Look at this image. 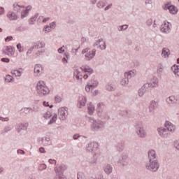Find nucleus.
Returning <instances> with one entry per match:
<instances>
[{"label":"nucleus","instance_id":"obj_8","mask_svg":"<svg viewBox=\"0 0 179 179\" xmlns=\"http://www.w3.org/2000/svg\"><path fill=\"white\" fill-rule=\"evenodd\" d=\"M7 17L9 19V20L13 21V20H17L19 19V15L16 14V13L10 10L7 13Z\"/></svg>","mask_w":179,"mask_h":179},{"label":"nucleus","instance_id":"obj_37","mask_svg":"<svg viewBox=\"0 0 179 179\" xmlns=\"http://www.w3.org/2000/svg\"><path fill=\"white\" fill-rule=\"evenodd\" d=\"M33 50H36V46L33 45L32 47H31L27 52V55H29V54H31V52L33 51Z\"/></svg>","mask_w":179,"mask_h":179},{"label":"nucleus","instance_id":"obj_7","mask_svg":"<svg viewBox=\"0 0 179 179\" xmlns=\"http://www.w3.org/2000/svg\"><path fill=\"white\" fill-rule=\"evenodd\" d=\"M3 54H5L6 55H13L15 54V48L11 45L5 46L3 48Z\"/></svg>","mask_w":179,"mask_h":179},{"label":"nucleus","instance_id":"obj_24","mask_svg":"<svg viewBox=\"0 0 179 179\" xmlns=\"http://www.w3.org/2000/svg\"><path fill=\"white\" fill-rule=\"evenodd\" d=\"M39 14L36 13L34 16L31 17L29 20L28 23L29 24H34V21L37 20V17H38Z\"/></svg>","mask_w":179,"mask_h":179},{"label":"nucleus","instance_id":"obj_61","mask_svg":"<svg viewBox=\"0 0 179 179\" xmlns=\"http://www.w3.org/2000/svg\"><path fill=\"white\" fill-rule=\"evenodd\" d=\"M17 153H20L21 155H24V151L22 150H19L17 151Z\"/></svg>","mask_w":179,"mask_h":179},{"label":"nucleus","instance_id":"obj_2","mask_svg":"<svg viewBox=\"0 0 179 179\" xmlns=\"http://www.w3.org/2000/svg\"><path fill=\"white\" fill-rule=\"evenodd\" d=\"M59 118L64 121L68 115V108H60L58 111Z\"/></svg>","mask_w":179,"mask_h":179},{"label":"nucleus","instance_id":"obj_31","mask_svg":"<svg viewBox=\"0 0 179 179\" xmlns=\"http://www.w3.org/2000/svg\"><path fill=\"white\" fill-rule=\"evenodd\" d=\"M87 108H88L89 114H93V113L94 111V106H93V105H92V103H90L88 105Z\"/></svg>","mask_w":179,"mask_h":179},{"label":"nucleus","instance_id":"obj_21","mask_svg":"<svg viewBox=\"0 0 179 179\" xmlns=\"http://www.w3.org/2000/svg\"><path fill=\"white\" fill-rule=\"evenodd\" d=\"M34 47H36L37 50H39L40 48H44L45 47V43L44 42H36L35 45H34Z\"/></svg>","mask_w":179,"mask_h":179},{"label":"nucleus","instance_id":"obj_53","mask_svg":"<svg viewBox=\"0 0 179 179\" xmlns=\"http://www.w3.org/2000/svg\"><path fill=\"white\" fill-rule=\"evenodd\" d=\"M152 0H145V5H152Z\"/></svg>","mask_w":179,"mask_h":179},{"label":"nucleus","instance_id":"obj_55","mask_svg":"<svg viewBox=\"0 0 179 179\" xmlns=\"http://www.w3.org/2000/svg\"><path fill=\"white\" fill-rule=\"evenodd\" d=\"M48 20H50V17L43 18V20H42V22L45 23L46 22H48Z\"/></svg>","mask_w":179,"mask_h":179},{"label":"nucleus","instance_id":"obj_11","mask_svg":"<svg viewBox=\"0 0 179 179\" xmlns=\"http://www.w3.org/2000/svg\"><path fill=\"white\" fill-rule=\"evenodd\" d=\"M164 127L166 128L168 132H174L176 131V126L170 122H166Z\"/></svg>","mask_w":179,"mask_h":179},{"label":"nucleus","instance_id":"obj_51","mask_svg":"<svg viewBox=\"0 0 179 179\" xmlns=\"http://www.w3.org/2000/svg\"><path fill=\"white\" fill-rule=\"evenodd\" d=\"M78 179H83V173H79L78 174Z\"/></svg>","mask_w":179,"mask_h":179},{"label":"nucleus","instance_id":"obj_28","mask_svg":"<svg viewBox=\"0 0 179 179\" xmlns=\"http://www.w3.org/2000/svg\"><path fill=\"white\" fill-rule=\"evenodd\" d=\"M137 134L141 138H143V136H145V135H146V134L145 133V130H143V129L141 127H140V129L137 131Z\"/></svg>","mask_w":179,"mask_h":179},{"label":"nucleus","instance_id":"obj_34","mask_svg":"<svg viewBox=\"0 0 179 179\" xmlns=\"http://www.w3.org/2000/svg\"><path fill=\"white\" fill-rule=\"evenodd\" d=\"M44 52H45V50L44 49H41L36 52V55H37V57H40V55L44 54Z\"/></svg>","mask_w":179,"mask_h":179},{"label":"nucleus","instance_id":"obj_58","mask_svg":"<svg viewBox=\"0 0 179 179\" xmlns=\"http://www.w3.org/2000/svg\"><path fill=\"white\" fill-rule=\"evenodd\" d=\"M39 152L41 153H44V152H45V150H44V148H39Z\"/></svg>","mask_w":179,"mask_h":179},{"label":"nucleus","instance_id":"obj_50","mask_svg":"<svg viewBox=\"0 0 179 179\" xmlns=\"http://www.w3.org/2000/svg\"><path fill=\"white\" fill-rule=\"evenodd\" d=\"M57 51H58L59 54H62V52H64L65 50H64V48L62 47H61L58 49Z\"/></svg>","mask_w":179,"mask_h":179},{"label":"nucleus","instance_id":"obj_18","mask_svg":"<svg viewBox=\"0 0 179 179\" xmlns=\"http://www.w3.org/2000/svg\"><path fill=\"white\" fill-rule=\"evenodd\" d=\"M169 55H170V50L167 48H164L162 52V56L163 58H169Z\"/></svg>","mask_w":179,"mask_h":179},{"label":"nucleus","instance_id":"obj_9","mask_svg":"<svg viewBox=\"0 0 179 179\" xmlns=\"http://www.w3.org/2000/svg\"><path fill=\"white\" fill-rule=\"evenodd\" d=\"M166 101L169 104H179V98L178 96H171L166 99Z\"/></svg>","mask_w":179,"mask_h":179},{"label":"nucleus","instance_id":"obj_45","mask_svg":"<svg viewBox=\"0 0 179 179\" xmlns=\"http://www.w3.org/2000/svg\"><path fill=\"white\" fill-rule=\"evenodd\" d=\"M173 72L175 75H176L177 76H179V68L174 69Z\"/></svg>","mask_w":179,"mask_h":179},{"label":"nucleus","instance_id":"obj_59","mask_svg":"<svg viewBox=\"0 0 179 179\" xmlns=\"http://www.w3.org/2000/svg\"><path fill=\"white\" fill-rule=\"evenodd\" d=\"M90 122H93V128H96V127H94V125H96V122L94 121V120H93V119H91V120H90Z\"/></svg>","mask_w":179,"mask_h":179},{"label":"nucleus","instance_id":"obj_57","mask_svg":"<svg viewBox=\"0 0 179 179\" xmlns=\"http://www.w3.org/2000/svg\"><path fill=\"white\" fill-rule=\"evenodd\" d=\"M113 87L111 85H108L107 86V90H109L110 92L113 91Z\"/></svg>","mask_w":179,"mask_h":179},{"label":"nucleus","instance_id":"obj_56","mask_svg":"<svg viewBox=\"0 0 179 179\" xmlns=\"http://www.w3.org/2000/svg\"><path fill=\"white\" fill-rule=\"evenodd\" d=\"M34 68H43V65H41L40 64H35Z\"/></svg>","mask_w":179,"mask_h":179},{"label":"nucleus","instance_id":"obj_1","mask_svg":"<svg viewBox=\"0 0 179 179\" xmlns=\"http://www.w3.org/2000/svg\"><path fill=\"white\" fill-rule=\"evenodd\" d=\"M36 92L39 96H45L50 93V89L45 85L44 81H39L36 84Z\"/></svg>","mask_w":179,"mask_h":179},{"label":"nucleus","instance_id":"obj_29","mask_svg":"<svg viewBox=\"0 0 179 179\" xmlns=\"http://www.w3.org/2000/svg\"><path fill=\"white\" fill-rule=\"evenodd\" d=\"M127 29H128V24H123L117 27L118 31H124V30H127Z\"/></svg>","mask_w":179,"mask_h":179},{"label":"nucleus","instance_id":"obj_47","mask_svg":"<svg viewBox=\"0 0 179 179\" xmlns=\"http://www.w3.org/2000/svg\"><path fill=\"white\" fill-rule=\"evenodd\" d=\"M5 14V8L3 7H0V15Z\"/></svg>","mask_w":179,"mask_h":179},{"label":"nucleus","instance_id":"obj_54","mask_svg":"<svg viewBox=\"0 0 179 179\" xmlns=\"http://www.w3.org/2000/svg\"><path fill=\"white\" fill-rule=\"evenodd\" d=\"M138 94H139L140 97H142V96H143V90H139Z\"/></svg>","mask_w":179,"mask_h":179},{"label":"nucleus","instance_id":"obj_62","mask_svg":"<svg viewBox=\"0 0 179 179\" xmlns=\"http://www.w3.org/2000/svg\"><path fill=\"white\" fill-rule=\"evenodd\" d=\"M73 139H78V138H79V135L76 134L73 136Z\"/></svg>","mask_w":179,"mask_h":179},{"label":"nucleus","instance_id":"obj_23","mask_svg":"<svg viewBox=\"0 0 179 179\" xmlns=\"http://www.w3.org/2000/svg\"><path fill=\"white\" fill-rule=\"evenodd\" d=\"M11 73L14 76H20L22 75V69H14L11 71Z\"/></svg>","mask_w":179,"mask_h":179},{"label":"nucleus","instance_id":"obj_22","mask_svg":"<svg viewBox=\"0 0 179 179\" xmlns=\"http://www.w3.org/2000/svg\"><path fill=\"white\" fill-rule=\"evenodd\" d=\"M98 85V83L97 81H94V83L92 84V85H87L86 87H85V90L86 92H90L92 90V89H93V87H96V86H97Z\"/></svg>","mask_w":179,"mask_h":179},{"label":"nucleus","instance_id":"obj_40","mask_svg":"<svg viewBox=\"0 0 179 179\" xmlns=\"http://www.w3.org/2000/svg\"><path fill=\"white\" fill-rule=\"evenodd\" d=\"M57 121V115H54L52 116V120L50 122V124H53V122H55Z\"/></svg>","mask_w":179,"mask_h":179},{"label":"nucleus","instance_id":"obj_27","mask_svg":"<svg viewBox=\"0 0 179 179\" xmlns=\"http://www.w3.org/2000/svg\"><path fill=\"white\" fill-rule=\"evenodd\" d=\"M96 6H97V8H99V9H103V8H104V6H106V1H99L97 3Z\"/></svg>","mask_w":179,"mask_h":179},{"label":"nucleus","instance_id":"obj_14","mask_svg":"<svg viewBox=\"0 0 179 179\" xmlns=\"http://www.w3.org/2000/svg\"><path fill=\"white\" fill-rule=\"evenodd\" d=\"M29 10H31V6H28L26 7V9H22L21 11V19H24L27 15H29Z\"/></svg>","mask_w":179,"mask_h":179},{"label":"nucleus","instance_id":"obj_30","mask_svg":"<svg viewBox=\"0 0 179 179\" xmlns=\"http://www.w3.org/2000/svg\"><path fill=\"white\" fill-rule=\"evenodd\" d=\"M104 171L106 174H110L113 171V168L110 165H107L104 169Z\"/></svg>","mask_w":179,"mask_h":179},{"label":"nucleus","instance_id":"obj_46","mask_svg":"<svg viewBox=\"0 0 179 179\" xmlns=\"http://www.w3.org/2000/svg\"><path fill=\"white\" fill-rule=\"evenodd\" d=\"M49 163L50 164H57V161L55 160V159H49Z\"/></svg>","mask_w":179,"mask_h":179},{"label":"nucleus","instance_id":"obj_63","mask_svg":"<svg viewBox=\"0 0 179 179\" xmlns=\"http://www.w3.org/2000/svg\"><path fill=\"white\" fill-rule=\"evenodd\" d=\"M44 17L43 16H40L38 19V22H41V19H43Z\"/></svg>","mask_w":179,"mask_h":179},{"label":"nucleus","instance_id":"obj_39","mask_svg":"<svg viewBox=\"0 0 179 179\" xmlns=\"http://www.w3.org/2000/svg\"><path fill=\"white\" fill-rule=\"evenodd\" d=\"M43 117L44 118H46V119L50 118L51 117V112L47 111L45 114H44Z\"/></svg>","mask_w":179,"mask_h":179},{"label":"nucleus","instance_id":"obj_52","mask_svg":"<svg viewBox=\"0 0 179 179\" xmlns=\"http://www.w3.org/2000/svg\"><path fill=\"white\" fill-rule=\"evenodd\" d=\"M157 85V80H155V81L153 83V84L150 85V87H156Z\"/></svg>","mask_w":179,"mask_h":179},{"label":"nucleus","instance_id":"obj_49","mask_svg":"<svg viewBox=\"0 0 179 179\" xmlns=\"http://www.w3.org/2000/svg\"><path fill=\"white\" fill-rule=\"evenodd\" d=\"M89 48H87L85 49H83L82 51V54H87V52H89Z\"/></svg>","mask_w":179,"mask_h":179},{"label":"nucleus","instance_id":"obj_20","mask_svg":"<svg viewBox=\"0 0 179 179\" xmlns=\"http://www.w3.org/2000/svg\"><path fill=\"white\" fill-rule=\"evenodd\" d=\"M159 104L157 103V102L152 101L150 103V105L149 106V110L150 111H153V110H156V108H157Z\"/></svg>","mask_w":179,"mask_h":179},{"label":"nucleus","instance_id":"obj_43","mask_svg":"<svg viewBox=\"0 0 179 179\" xmlns=\"http://www.w3.org/2000/svg\"><path fill=\"white\" fill-rule=\"evenodd\" d=\"M106 47H107V45L106 44V41L103 42V45H99V48L101 50H106Z\"/></svg>","mask_w":179,"mask_h":179},{"label":"nucleus","instance_id":"obj_3","mask_svg":"<svg viewBox=\"0 0 179 179\" xmlns=\"http://www.w3.org/2000/svg\"><path fill=\"white\" fill-rule=\"evenodd\" d=\"M171 24L170 22H164V24L160 27V31L162 33H165L166 34H169L170 31H171Z\"/></svg>","mask_w":179,"mask_h":179},{"label":"nucleus","instance_id":"obj_17","mask_svg":"<svg viewBox=\"0 0 179 179\" xmlns=\"http://www.w3.org/2000/svg\"><path fill=\"white\" fill-rule=\"evenodd\" d=\"M158 132L160 136H167L169 135V131H167L166 129L162 127L158 129Z\"/></svg>","mask_w":179,"mask_h":179},{"label":"nucleus","instance_id":"obj_36","mask_svg":"<svg viewBox=\"0 0 179 179\" xmlns=\"http://www.w3.org/2000/svg\"><path fill=\"white\" fill-rule=\"evenodd\" d=\"M50 29H55V27L57 26V22H52L48 25Z\"/></svg>","mask_w":179,"mask_h":179},{"label":"nucleus","instance_id":"obj_15","mask_svg":"<svg viewBox=\"0 0 179 179\" xmlns=\"http://www.w3.org/2000/svg\"><path fill=\"white\" fill-rule=\"evenodd\" d=\"M23 8H24V6H20L17 3H15L13 4V9L15 12H17V13H21V12L23 10Z\"/></svg>","mask_w":179,"mask_h":179},{"label":"nucleus","instance_id":"obj_33","mask_svg":"<svg viewBox=\"0 0 179 179\" xmlns=\"http://www.w3.org/2000/svg\"><path fill=\"white\" fill-rule=\"evenodd\" d=\"M5 80L6 82L9 83L10 82H12V80H13V77H12L10 75H8L6 76Z\"/></svg>","mask_w":179,"mask_h":179},{"label":"nucleus","instance_id":"obj_19","mask_svg":"<svg viewBox=\"0 0 179 179\" xmlns=\"http://www.w3.org/2000/svg\"><path fill=\"white\" fill-rule=\"evenodd\" d=\"M148 157L150 159V162H152L156 159V152L153 150H150L148 152Z\"/></svg>","mask_w":179,"mask_h":179},{"label":"nucleus","instance_id":"obj_6","mask_svg":"<svg viewBox=\"0 0 179 179\" xmlns=\"http://www.w3.org/2000/svg\"><path fill=\"white\" fill-rule=\"evenodd\" d=\"M132 76H135V71H131L129 72L124 73L125 79L121 80V85H127V83H128V79H131Z\"/></svg>","mask_w":179,"mask_h":179},{"label":"nucleus","instance_id":"obj_4","mask_svg":"<svg viewBox=\"0 0 179 179\" xmlns=\"http://www.w3.org/2000/svg\"><path fill=\"white\" fill-rule=\"evenodd\" d=\"M150 162V165H146V169L151 171H157V170H159V164L157 163V161L153 160Z\"/></svg>","mask_w":179,"mask_h":179},{"label":"nucleus","instance_id":"obj_41","mask_svg":"<svg viewBox=\"0 0 179 179\" xmlns=\"http://www.w3.org/2000/svg\"><path fill=\"white\" fill-rule=\"evenodd\" d=\"M12 40H13V36H7L6 38H5V41L6 43H8V41H12Z\"/></svg>","mask_w":179,"mask_h":179},{"label":"nucleus","instance_id":"obj_25","mask_svg":"<svg viewBox=\"0 0 179 179\" xmlns=\"http://www.w3.org/2000/svg\"><path fill=\"white\" fill-rule=\"evenodd\" d=\"M74 78L79 80V79H82V78H83V75L82 74V72L77 70L74 72Z\"/></svg>","mask_w":179,"mask_h":179},{"label":"nucleus","instance_id":"obj_10","mask_svg":"<svg viewBox=\"0 0 179 179\" xmlns=\"http://www.w3.org/2000/svg\"><path fill=\"white\" fill-rule=\"evenodd\" d=\"M95 55L96 49H93L92 51H90L89 52L86 53L85 57L86 61H90L91 59H93V58H94Z\"/></svg>","mask_w":179,"mask_h":179},{"label":"nucleus","instance_id":"obj_5","mask_svg":"<svg viewBox=\"0 0 179 179\" xmlns=\"http://www.w3.org/2000/svg\"><path fill=\"white\" fill-rule=\"evenodd\" d=\"M164 10H169L170 13H172V15H176L178 10H177V7L176 6H173L170 3L165 4L164 7Z\"/></svg>","mask_w":179,"mask_h":179},{"label":"nucleus","instance_id":"obj_32","mask_svg":"<svg viewBox=\"0 0 179 179\" xmlns=\"http://www.w3.org/2000/svg\"><path fill=\"white\" fill-rule=\"evenodd\" d=\"M17 50H18L19 52H24V49L22 46V43L17 44Z\"/></svg>","mask_w":179,"mask_h":179},{"label":"nucleus","instance_id":"obj_16","mask_svg":"<svg viewBox=\"0 0 179 179\" xmlns=\"http://www.w3.org/2000/svg\"><path fill=\"white\" fill-rule=\"evenodd\" d=\"M86 102H87L86 97L80 96L78 101V106L80 108H82V107H85Z\"/></svg>","mask_w":179,"mask_h":179},{"label":"nucleus","instance_id":"obj_48","mask_svg":"<svg viewBox=\"0 0 179 179\" xmlns=\"http://www.w3.org/2000/svg\"><path fill=\"white\" fill-rule=\"evenodd\" d=\"M111 6H113V3H110L105 8L104 10H108L109 9H111Z\"/></svg>","mask_w":179,"mask_h":179},{"label":"nucleus","instance_id":"obj_44","mask_svg":"<svg viewBox=\"0 0 179 179\" xmlns=\"http://www.w3.org/2000/svg\"><path fill=\"white\" fill-rule=\"evenodd\" d=\"M1 61L2 62H6V63H8V62H10V60L9 59V58L3 57V58L1 59Z\"/></svg>","mask_w":179,"mask_h":179},{"label":"nucleus","instance_id":"obj_60","mask_svg":"<svg viewBox=\"0 0 179 179\" xmlns=\"http://www.w3.org/2000/svg\"><path fill=\"white\" fill-rule=\"evenodd\" d=\"M43 106H45V107H50V105L48 104V102H43Z\"/></svg>","mask_w":179,"mask_h":179},{"label":"nucleus","instance_id":"obj_38","mask_svg":"<svg viewBox=\"0 0 179 179\" xmlns=\"http://www.w3.org/2000/svg\"><path fill=\"white\" fill-rule=\"evenodd\" d=\"M38 169L41 171L45 170L47 169V165H45V164H42L39 166Z\"/></svg>","mask_w":179,"mask_h":179},{"label":"nucleus","instance_id":"obj_13","mask_svg":"<svg viewBox=\"0 0 179 179\" xmlns=\"http://www.w3.org/2000/svg\"><path fill=\"white\" fill-rule=\"evenodd\" d=\"M82 71L85 73L83 76L84 79H87V78H89V75H92V73H93V69L91 68H84Z\"/></svg>","mask_w":179,"mask_h":179},{"label":"nucleus","instance_id":"obj_26","mask_svg":"<svg viewBox=\"0 0 179 179\" xmlns=\"http://www.w3.org/2000/svg\"><path fill=\"white\" fill-rule=\"evenodd\" d=\"M34 72L35 76H40L43 73V69L35 68Z\"/></svg>","mask_w":179,"mask_h":179},{"label":"nucleus","instance_id":"obj_64","mask_svg":"<svg viewBox=\"0 0 179 179\" xmlns=\"http://www.w3.org/2000/svg\"><path fill=\"white\" fill-rule=\"evenodd\" d=\"M90 179H102V178H101L98 177V178H90Z\"/></svg>","mask_w":179,"mask_h":179},{"label":"nucleus","instance_id":"obj_42","mask_svg":"<svg viewBox=\"0 0 179 179\" xmlns=\"http://www.w3.org/2000/svg\"><path fill=\"white\" fill-rule=\"evenodd\" d=\"M152 23H153V20L149 19L146 22L147 26H152Z\"/></svg>","mask_w":179,"mask_h":179},{"label":"nucleus","instance_id":"obj_35","mask_svg":"<svg viewBox=\"0 0 179 179\" xmlns=\"http://www.w3.org/2000/svg\"><path fill=\"white\" fill-rule=\"evenodd\" d=\"M43 30L45 33H50L51 31V29L48 25L45 26Z\"/></svg>","mask_w":179,"mask_h":179},{"label":"nucleus","instance_id":"obj_12","mask_svg":"<svg viewBox=\"0 0 179 179\" xmlns=\"http://www.w3.org/2000/svg\"><path fill=\"white\" fill-rule=\"evenodd\" d=\"M55 171L56 173L60 174L57 175L55 179H64V177H62L63 175L62 174V173L64 171V169H62V166L55 167Z\"/></svg>","mask_w":179,"mask_h":179}]
</instances>
